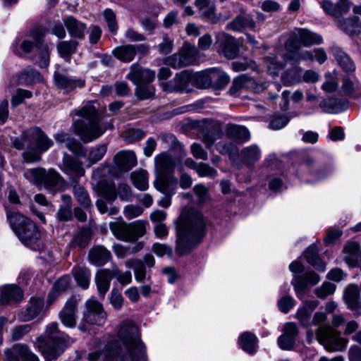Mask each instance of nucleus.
I'll use <instances>...</instances> for the list:
<instances>
[{
	"label": "nucleus",
	"mask_w": 361,
	"mask_h": 361,
	"mask_svg": "<svg viewBox=\"0 0 361 361\" xmlns=\"http://www.w3.org/2000/svg\"><path fill=\"white\" fill-rule=\"evenodd\" d=\"M120 341L109 342L102 352L88 354L89 361H147L145 346L138 327L130 320L121 322L117 331Z\"/></svg>",
	"instance_id": "f257e3e1"
},
{
	"label": "nucleus",
	"mask_w": 361,
	"mask_h": 361,
	"mask_svg": "<svg viewBox=\"0 0 361 361\" xmlns=\"http://www.w3.org/2000/svg\"><path fill=\"white\" fill-rule=\"evenodd\" d=\"M206 226V219L200 211L192 208L183 209L176 226V251L178 255L189 253L202 241Z\"/></svg>",
	"instance_id": "f03ea898"
},
{
	"label": "nucleus",
	"mask_w": 361,
	"mask_h": 361,
	"mask_svg": "<svg viewBox=\"0 0 361 361\" xmlns=\"http://www.w3.org/2000/svg\"><path fill=\"white\" fill-rule=\"evenodd\" d=\"M97 102H87L79 111L80 119L73 123L74 131L82 141L92 142L100 136L108 129H113L112 120L104 121L98 113Z\"/></svg>",
	"instance_id": "7ed1b4c3"
},
{
	"label": "nucleus",
	"mask_w": 361,
	"mask_h": 361,
	"mask_svg": "<svg viewBox=\"0 0 361 361\" xmlns=\"http://www.w3.org/2000/svg\"><path fill=\"white\" fill-rule=\"evenodd\" d=\"M59 324L52 322L47 325L44 335L35 341V346L41 352L47 360L56 359L74 341L64 332L59 330Z\"/></svg>",
	"instance_id": "20e7f679"
},
{
	"label": "nucleus",
	"mask_w": 361,
	"mask_h": 361,
	"mask_svg": "<svg viewBox=\"0 0 361 361\" xmlns=\"http://www.w3.org/2000/svg\"><path fill=\"white\" fill-rule=\"evenodd\" d=\"M7 219L20 242L32 250L40 247V232L30 219L18 212H11L8 206L5 205Z\"/></svg>",
	"instance_id": "39448f33"
},
{
	"label": "nucleus",
	"mask_w": 361,
	"mask_h": 361,
	"mask_svg": "<svg viewBox=\"0 0 361 361\" xmlns=\"http://www.w3.org/2000/svg\"><path fill=\"white\" fill-rule=\"evenodd\" d=\"M109 172V166H100L93 171L92 177L97 182L99 197L96 202V205L98 210L102 214L109 212V215H114L118 212V208L113 207L108 209L107 204H111L116 199L115 184L105 180H102V178L107 175Z\"/></svg>",
	"instance_id": "423d86ee"
},
{
	"label": "nucleus",
	"mask_w": 361,
	"mask_h": 361,
	"mask_svg": "<svg viewBox=\"0 0 361 361\" xmlns=\"http://www.w3.org/2000/svg\"><path fill=\"white\" fill-rule=\"evenodd\" d=\"M148 222L143 220L126 224L121 217L116 221L110 222L109 227L114 235L118 240L126 242H135L146 233Z\"/></svg>",
	"instance_id": "0eeeda50"
},
{
	"label": "nucleus",
	"mask_w": 361,
	"mask_h": 361,
	"mask_svg": "<svg viewBox=\"0 0 361 361\" xmlns=\"http://www.w3.org/2000/svg\"><path fill=\"white\" fill-rule=\"evenodd\" d=\"M25 178L37 185H43L51 192L60 190L65 184L62 176L54 169L46 171L44 169H27L24 173Z\"/></svg>",
	"instance_id": "6e6552de"
},
{
	"label": "nucleus",
	"mask_w": 361,
	"mask_h": 361,
	"mask_svg": "<svg viewBox=\"0 0 361 361\" xmlns=\"http://www.w3.org/2000/svg\"><path fill=\"white\" fill-rule=\"evenodd\" d=\"M54 142L38 127L27 129L21 135L20 138H15L13 145L18 149L36 148L39 152H45L49 149Z\"/></svg>",
	"instance_id": "1a4fd4ad"
},
{
	"label": "nucleus",
	"mask_w": 361,
	"mask_h": 361,
	"mask_svg": "<svg viewBox=\"0 0 361 361\" xmlns=\"http://www.w3.org/2000/svg\"><path fill=\"white\" fill-rule=\"evenodd\" d=\"M316 336L319 343L328 351H342L347 346L348 340L341 337L340 333L329 325L319 326Z\"/></svg>",
	"instance_id": "9d476101"
},
{
	"label": "nucleus",
	"mask_w": 361,
	"mask_h": 361,
	"mask_svg": "<svg viewBox=\"0 0 361 361\" xmlns=\"http://www.w3.org/2000/svg\"><path fill=\"white\" fill-rule=\"evenodd\" d=\"M197 48L185 42L178 53L164 59V63L175 69L195 64L198 60Z\"/></svg>",
	"instance_id": "9b49d317"
},
{
	"label": "nucleus",
	"mask_w": 361,
	"mask_h": 361,
	"mask_svg": "<svg viewBox=\"0 0 361 361\" xmlns=\"http://www.w3.org/2000/svg\"><path fill=\"white\" fill-rule=\"evenodd\" d=\"M323 37L318 33L307 29H299L297 32L290 37L285 43V49H300L302 46L311 47L321 44Z\"/></svg>",
	"instance_id": "f8f14e48"
},
{
	"label": "nucleus",
	"mask_w": 361,
	"mask_h": 361,
	"mask_svg": "<svg viewBox=\"0 0 361 361\" xmlns=\"http://www.w3.org/2000/svg\"><path fill=\"white\" fill-rule=\"evenodd\" d=\"M86 310L83 313L82 320L89 324L101 326L106 318L102 305L95 299L90 298L85 303Z\"/></svg>",
	"instance_id": "ddd939ff"
},
{
	"label": "nucleus",
	"mask_w": 361,
	"mask_h": 361,
	"mask_svg": "<svg viewBox=\"0 0 361 361\" xmlns=\"http://www.w3.org/2000/svg\"><path fill=\"white\" fill-rule=\"evenodd\" d=\"M319 276L312 271L306 272L302 276H294L291 284L296 296L303 300L305 295L309 292L308 286H314L319 281Z\"/></svg>",
	"instance_id": "4468645a"
},
{
	"label": "nucleus",
	"mask_w": 361,
	"mask_h": 361,
	"mask_svg": "<svg viewBox=\"0 0 361 361\" xmlns=\"http://www.w3.org/2000/svg\"><path fill=\"white\" fill-rule=\"evenodd\" d=\"M193 80V74L189 71H183L177 73L175 78L169 82H162V87L166 92H190V83Z\"/></svg>",
	"instance_id": "2eb2a0df"
},
{
	"label": "nucleus",
	"mask_w": 361,
	"mask_h": 361,
	"mask_svg": "<svg viewBox=\"0 0 361 361\" xmlns=\"http://www.w3.org/2000/svg\"><path fill=\"white\" fill-rule=\"evenodd\" d=\"M216 43L224 56L228 59H234L239 51L237 42L234 37L224 32L216 34Z\"/></svg>",
	"instance_id": "dca6fc26"
},
{
	"label": "nucleus",
	"mask_w": 361,
	"mask_h": 361,
	"mask_svg": "<svg viewBox=\"0 0 361 361\" xmlns=\"http://www.w3.org/2000/svg\"><path fill=\"white\" fill-rule=\"evenodd\" d=\"M61 170L67 174L71 179H78L85 176V171L82 162L72 157L66 152L64 153Z\"/></svg>",
	"instance_id": "f3484780"
},
{
	"label": "nucleus",
	"mask_w": 361,
	"mask_h": 361,
	"mask_svg": "<svg viewBox=\"0 0 361 361\" xmlns=\"http://www.w3.org/2000/svg\"><path fill=\"white\" fill-rule=\"evenodd\" d=\"M195 5L201 17L212 23H217L227 18H222L217 14L215 3L212 0H195Z\"/></svg>",
	"instance_id": "a211bd4d"
},
{
	"label": "nucleus",
	"mask_w": 361,
	"mask_h": 361,
	"mask_svg": "<svg viewBox=\"0 0 361 361\" xmlns=\"http://www.w3.org/2000/svg\"><path fill=\"white\" fill-rule=\"evenodd\" d=\"M283 332L277 339V344L281 350H290L295 344L298 334L297 325L293 322H287L284 324Z\"/></svg>",
	"instance_id": "6ab92c4d"
},
{
	"label": "nucleus",
	"mask_w": 361,
	"mask_h": 361,
	"mask_svg": "<svg viewBox=\"0 0 361 361\" xmlns=\"http://www.w3.org/2000/svg\"><path fill=\"white\" fill-rule=\"evenodd\" d=\"M157 176L174 175L176 159L166 153L158 154L154 158Z\"/></svg>",
	"instance_id": "aec40b11"
},
{
	"label": "nucleus",
	"mask_w": 361,
	"mask_h": 361,
	"mask_svg": "<svg viewBox=\"0 0 361 361\" xmlns=\"http://www.w3.org/2000/svg\"><path fill=\"white\" fill-rule=\"evenodd\" d=\"M6 359L5 361H39L36 355L32 353L25 345L17 344L11 349L6 351Z\"/></svg>",
	"instance_id": "412c9836"
},
{
	"label": "nucleus",
	"mask_w": 361,
	"mask_h": 361,
	"mask_svg": "<svg viewBox=\"0 0 361 361\" xmlns=\"http://www.w3.org/2000/svg\"><path fill=\"white\" fill-rule=\"evenodd\" d=\"M318 305L317 300H308L303 301L302 305L298 307L295 317L302 326L307 328L311 326L312 314Z\"/></svg>",
	"instance_id": "4be33fe9"
},
{
	"label": "nucleus",
	"mask_w": 361,
	"mask_h": 361,
	"mask_svg": "<svg viewBox=\"0 0 361 361\" xmlns=\"http://www.w3.org/2000/svg\"><path fill=\"white\" fill-rule=\"evenodd\" d=\"M154 186L164 195H173L176 192L178 179L174 175L157 176Z\"/></svg>",
	"instance_id": "5701e85b"
},
{
	"label": "nucleus",
	"mask_w": 361,
	"mask_h": 361,
	"mask_svg": "<svg viewBox=\"0 0 361 361\" xmlns=\"http://www.w3.org/2000/svg\"><path fill=\"white\" fill-rule=\"evenodd\" d=\"M55 82L56 86L66 93L76 87H83L85 85V80L82 78L63 74L55 75Z\"/></svg>",
	"instance_id": "b1692460"
},
{
	"label": "nucleus",
	"mask_w": 361,
	"mask_h": 361,
	"mask_svg": "<svg viewBox=\"0 0 361 361\" xmlns=\"http://www.w3.org/2000/svg\"><path fill=\"white\" fill-rule=\"evenodd\" d=\"M78 300L75 296L71 297L59 313L61 322L67 327L75 325Z\"/></svg>",
	"instance_id": "393cba45"
},
{
	"label": "nucleus",
	"mask_w": 361,
	"mask_h": 361,
	"mask_svg": "<svg viewBox=\"0 0 361 361\" xmlns=\"http://www.w3.org/2000/svg\"><path fill=\"white\" fill-rule=\"evenodd\" d=\"M23 291L16 285H5L0 287V305L20 302L23 300Z\"/></svg>",
	"instance_id": "a878e982"
},
{
	"label": "nucleus",
	"mask_w": 361,
	"mask_h": 361,
	"mask_svg": "<svg viewBox=\"0 0 361 361\" xmlns=\"http://www.w3.org/2000/svg\"><path fill=\"white\" fill-rule=\"evenodd\" d=\"M44 299L41 298H32L26 307L18 315L20 320L30 321L37 317L44 307Z\"/></svg>",
	"instance_id": "bb28decb"
},
{
	"label": "nucleus",
	"mask_w": 361,
	"mask_h": 361,
	"mask_svg": "<svg viewBox=\"0 0 361 361\" xmlns=\"http://www.w3.org/2000/svg\"><path fill=\"white\" fill-rule=\"evenodd\" d=\"M116 167L122 171H128L137 164L135 153L130 150L118 152L114 158Z\"/></svg>",
	"instance_id": "cd10ccee"
},
{
	"label": "nucleus",
	"mask_w": 361,
	"mask_h": 361,
	"mask_svg": "<svg viewBox=\"0 0 361 361\" xmlns=\"http://www.w3.org/2000/svg\"><path fill=\"white\" fill-rule=\"evenodd\" d=\"M156 73L148 68L137 67L133 68L127 75V78L134 84L152 82L155 78Z\"/></svg>",
	"instance_id": "c85d7f7f"
},
{
	"label": "nucleus",
	"mask_w": 361,
	"mask_h": 361,
	"mask_svg": "<svg viewBox=\"0 0 361 361\" xmlns=\"http://www.w3.org/2000/svg\"><path fill=\"white\" fill-rule=\"evenodd\" d=\"M89 261L95 266H103L111 258V252L102 245L92 247L88 255Z\"/></svg>",
	"instance_id": "c756f323"
},
{
	"label": "nucleus",
	"mask_w": 361,
	"mask_h": 361,
	"mask_svg": "<svg viewBox=\"0 0 361 361\" xmlns=\"http://www.w3.org/2000/svg\"><path fill=\"white\" fill-rule=\"evenodd\" d=\"M113 278H114L113 269H101L97 271L95 282L99 294L104 296L109 290Z\"/></svg>",
	"instance_id": "7c9ffc66"
},
{
	"label": "nucleus",
	"mask_w": 361,
	"mask_h": 361,
	"mask_svg": "<svg viewBox=\"0 0 361 361\" xmlns=\"http://www.w3.org/2000/svg\"><path fill=\"white\" fill-rule=\"evenodd\" d=\"M64 24L69 35L80 39H84L87 26L85 23L78 20L73 16H69L64 20Z\"/></svg>",
	"instance_id": "2f4dec72"
},
{
	"label": "nucleus",
	"mask_w": 361,
	"mask_h": 361,
	"mask_svg": "<svg viewBox=\"0 0 361 361\" xmlns=\"http://www.w3.org/2000/svg\"><path fill=\"white\" fill-rule=\"evenodd\" d=\"M360 252V245L358 243L355 242L347 243L343 247L344 261L349 267H357Z\"/></svg>",
	"instance_id": "473e14b6"
},
{
	"label": "nucleus",
	"mask_w": 361,
	"mask_h": 361,
	"mask_svg": "<svg viewBox=\"0 0 361 361\" xmlns=\"http://www.w3.org/2000/svg\"><path fill=\"white\" fill-rule=\"evenodd\" d=\"M258 339L252 333L246 331L238 338V345L245 352L253 355L257 352Z\"/></svg>",
	"instance_id": "72a5a7b5"
},
{
	"label": "nucleus",
	"mask_w": 361,
	"mask_h": 361,
	"mask_svg": "<svg viewBox=\"0 0 361 361\" xmlns=\"http://www.w3.org/2000/svg\"><path fill=\"white\" fill-rule=\"evenodd\" d=\"M35 48L37 54L35 56V61L40 68H46L49 63V48L38 38L36 40Z\"/></svg>",
	"instance_id": "f704fd0d"
},
{
	"label": "nucleus",
	"mask_w": 361,
	"mask_h": 361,
	"mask_svg": "<svg viewBox=\"0 0 361 361\" xmlns=\"http://www.w3.org/2000/svg\"><path fill=\"white\" fill-rule=\"evenodd\" d=\"M286 53L283 55V59L286 61H290L293 64L298 63L301 60L302 61H313V50L299 51V49H285Z\"/></svg>",
	"instance_id": "c9c22d12"
},
{
	"label": "nucleus",
	"mask_w": 361,
	"mask_h": 361,
	"mask_svg": "<svg viewBox=\"0 0 361 361\" xmlns=\"http://www.w3.org/2000/svg\"><path fill=\"white\" fill-rule=\"evenodd\" d=\"M255 26V23L252 18L247 14H243L236 16L226 27L233 31H241L245 28L253 29Z\"/></svg>",
	"instance_id": "e433bc0d"
},
{
	"label": "nucleus",
	"mask_w": 361,
	"mask_h": 361,
	"mask_svg": "<svg viewBox=\"0 0 361 361\" xmlns=\"http://www.w3.org/2000/svg\"><path fill=\"white\" fill-rule=\"evenodd\" d=\"M307 262L319 271H324L325 263L318 256V249L316 245H310L304 252Z\"/></svg>",
	"instance_id": "4c0bfd02"
},
{
	"label": "nucleus",
	"mask_w": 361,
	"mask_h": 361,
	"mask_svg": "<svg viewBox=\"0 0 361 361\" xmlns=\"http://www.w3.org/2000/svg\"><path fill=\"white\" fill-rule=\"evenodd\" d=\"M344 298L350 310H357L359 307V286L356 284L348 285L344 292Z\"/></svg>",
	"instance_id": "58836bf2"
},
{
	"label": "nucleus",
	"mask_w": 361,
	"mask_h": 361,
	"mask_svg": "<svg viewBox=\"0 0 361 361\" xmlns=\"http://www.w3.org/2000/svg\"><path fill=\"white\" fill-rule=\"evenodd\" d=\"M72 273L79 286L83 289H87L89 287L91 272L88 268L82 266H76L73 267Z\"/></svg>",
	"instance_id": "ea45409f"
},
{
	"label": "nucleus",
	"mask_w": 361,
	"mask_h": 361,
	"mask_svg": "<svg viewBox=\"0 0 361 361\" xmlns=\"http://www.w3.org/2000/svg\"><path fill=\"white\" fill-rule=\"evenodd\" d=\"M254 85L255 81L252 78L247 75L242 74L233 80L229 92L231 95H236L240 90L250 89Z\"/></svg>",
	"instance_id": "a19ab883"
},
{
	"label": "nucleus",
	"mask_w": 361,
	"mask_h": 361,
	"mask_svg": "<svg viewBox=\"0 0 361 361\" xmlns=\"http://www.w3.org/2000/svg\"><path fill=\"white\" fill-rule=\"evenodd\" d=\"M113 54L118 60L128 63L135 56V47L133 44L119 46L113 50Z\"/></svg>",
	"instance_id": "79ce46f5"
},
{
	"label": "nucleus",
	"mask_w": 361,
	"mask_h": 361,
	"mask_svg": "<svg viewBox=\"0 0 361 361\" xmlns=\"http://www.w3.org/2000/svg\"><path fill=\"white\" fill-rule=\"evenodd\" d=\"M336 23L341 30L349 35H355L359 32V18L357 16L338 19Z\"/></svg>",
	"instance_id": "37998d69"
},
{
	"label": "nucleus",
	"mask_w": 361,
	"mask_h": 361,
	"mask_svg": "<svg viewBox=\"0 0 361 361\" xmlns=\"http://www.w3.org/2000/svg\"><path fill=\"white\" fill-rule=\"evenodd\" d=\"M125 266L134 270L135 280L142 282L146 278V267L140 259H129L125 262Z\"/></svg>",
	"instance_id": "c03bdc74"
},
{
	"label": "nucleus",
	"mask_w": 361,
	"mask_h": 361,
	"mask_svg": "<svg viewBox=\"0 0 361 361\" xmlns=\"http://www.w3.org/2000/svg\"><path fill=\"white\" fill-rule=\"evenodd\" d=\"M133 185L138 190L144 191L149 188V174L144 169H139L130 174Z\"/></svg>",
	"instance_id": "a18cd8bd"
},
{
	"label": "nucleus",
	"mask_w": 361,
	"mask_h": 361,
	"mask_svg": "<svg viewBox=\"0 0 361 361\" xmlns=\"http://www.w3.org/2000/svg\"><path fill=\"white\" fill-rule=\"evenodd\" d=\"M227 135L238 142L248 141L250 138V132L247 128L243 126L231 125L227 129Z\"/></svg>",
	"instance_id": "49530a36"
},
{
	"label": "nucleus",
	"mask_w": 361,
	"mask_h": 361,
	"mask_svg": "<svg viewBox=\"0 0 361 361\" xmlns=\"http://www.w3.org/2000/svg\"><path fill=\"white\" fill-rule=\"evenodd\" d=\"M334 56L343 70L345 72H353L355 66L350 58L339 48L333 50Z\"/></svg>",
	"instance_id": "de8ad7c7"
},
{
	"label": "nucleus",
	"mask_w": 361,
	"mask_h": 361,
	"mask_svg": "<svg viewBox=\"0 0 361 361\" xmlns=\"http://www.w3.org/2000/svg\"><path fill=\"white\" fill-rule=\"evenodd\" d=\"M78 43L74 40L63 41L57 46L60 56L66 61H70L72 54L76 52Z\"/></svg>",
	"instance_id": "09e8293b"
},
{
	"label": "nucleus",
	"mask_w": 361,
	"mask_h": 361,
	"mask_svg": "<svg viewBox=\"0 0 361 361\" xmlns=\"http://www.w3.org/2000/svg\"><path fill=\"white\" fill-rule=\"evenodd\" d=\"M212 69L197 73L193 75V81L200 88H207L212 86Z\"/></svg>",
	"instance_id": "8fccbe9b"
},
{
	"label": "nucleus",
	"mask_w": 361,
	"mask_h": 361,
	"mask_svg": "<svg viewBox=\"0 0 361 361\" xmlns=\"http://www.w3.org/2000/svg\"><path fill=\"white\" fill-rule=\"evenodd\" d=\"M240 157L247 164L253 163L261 158V151L257 145H252L241 151Z\"/></svg>",
	"instance_id": "3c124183"
},
{
	"label": "nucleus",
	"mask_w": 361,
	"mask_h": 361,
	"mask_svg": "<svg viewBox=\"0 0 361 361\" xmlns=\"http://www.w3.org/2000/svg\"><path fill=\"white\" fill-rule=\"evenodd\" d=\"M264 63L268 73L272 75H277L285 66L284 63L278 61L277 56L274 54L266 56L264 58Z\"/></svg>",
	"instance_id": "603ef678"
},
{
	"label": "nucleus",
	"mask_w": 361,
	"mask_h": 361,
	"mask_svg": "<svg viewBox=\"0 0 361 361\" xmlns=\"http://www.w3.org/2000/svg\"><path fill=\"white\" fill-rule=\"evenodd\" d=\"M42 79V75L40 73L30 68H26L24 70L19 77V80L21 82H23L27 85H30L38 81H40Z\"/></svg>",
	"instance_id": "864d4df0"
},
{
	"label": "nucleus",
	"mask_w": 361,
	"mask_h": 361,
	"mask_svg": "<svg viewBox=\"0 0 361 361\" xmlns=\"http://www.w3.org/2000/svg\"><path fill=\"white\" fill-rule=\"evenodd\" d=\"M212 75H214V78H212L213 87L223 88L229 82L230 78L226 73L215 68H212Z\"/></svg>",
	"instance_id": "5fc2aeb1"
},
{
	"label": "nucleus",
	"mask_w": 361,
	"mask_h": 361,
	"mask_svg": "<svg viewBox=\"0 0 361 361\" xmlns=\"http://www.w3.org/2000/svg\"><path fill=\"white\" fill-rule=\"evenodd\" d=\"M135 85H136V95L140 99H147L154 95L155 89L154 87L151 85V82Z\"/></svg>",
	"instance_id": "6e6d98bb"
},
{
	"label": "nucleus",
	"mask_w": 361,
	"mask_h": 361,
	"mask_svg": "<svg viewBox=\"0 0 361 361\" xmlns=\"http://www.w3.org/2000/svg\"><path fill=\"white\" fill-rule=\"evenodd\" d=\"M334 171V167L332 163H329L327 165L320 167L315 172L312 173V176H313L314 180H307V182L314 183L316 181L323 180L325 178H327L328 176L331 175Z\"/></svg>",
	"instance_id": "4d7b16f0"
},
{
	"label": "nucleus",
	"mask_w": 361,
	"mask_h": 361,
	"mask_svg": "<svg viewBox=\"0 0 361 361\" xmlns=\"http://www.w3.org/2000/svg\"><path fill=\"white\" fill-rule=\"evenodd\" d=\"M107 147L105 145L96 146L91 149L88 154L89 164L92 165L101 160L106 152Z\"/></svg>",
	"instance_id": "13d9d810"
},
{
	"label": "nucleus",
	"mask_w": 361,
	"mask_h": 361,
	"mask_svg": "<svg viewBox=\"0 0 361 361\" xmlns=\"http://www.w3.org/2000/svg\"><path fill=\"white\" fill-rule=\"evenodd\" d=\"M74 195L78 202L84 207L87 208L91 205V201L86 190L80 185H75Z\"/></svg>",
	"instance_id": "bf43d9fd"
},
{
	"label": "nucleus",
	"mask_w": 361,
	"mask_h": 361,
	"mask_svg": "<svg viewBox=\"0 0 361 361\" xmlns=\"http://www.w3.org/2000/svg\"><path fill=\"white\" fill-rule=\"evenodd\" d=\"M33 44L29 40H24L22 42L16 41L12 45L13 51L22 56L24 54L30 53L33 49Z\"/></svg>",
	"instance_id": "052dcab7"
},
{
	"label": "nucleus",
	"mask_w": 361,
	"mask_h": 361,
	"mask_svg": "<svg viewBox=\"0 0 361 361\" xmlns=\"http://www.w3.org/2000/svg\"><path fill=\"white\" fill-rule=\"evenodd\" d=\"M278 307L283 313H288L296 305L295 300L290 295H281L279 299Z\"/></svg>",
	"instance_id": "680f3d73"
},
{
	"label": "nucleus",
	"mask_w": 361,
	"mask_h": 361,
	"mask_svg": "<svg viewBox=\"0 0 361 361\" xmlns=\"http://www.w3.org/2000/svg\"><path fill=\"white\" fill-rule=\"evenodd\" d=\"M358 84L355 80H353L350 78H344L342 85V92L345 95L353 97H358L359 94L357 93L356 89Z\"/></svg>",
	"instance_id": "e2e57ef3"
},
{
	"label": "nucleus",
	"mask_w": 361,
	"mask_h": 361,
	"mask_svg": "<svg viewBox=\"0 0 361 361\" xmlns=\"http://www.w3.org/2000/svg\"><path fill=\"white\" fill-rule=\"evenodd\" d=\"M216 150L222 154L233 157L238 154L237 147L231 142H219L216 146Z\"/></svg>",
	"instance_id": "0e129e2a"
},
{
	"label": "nucleus",
	"mask_w": 361,
	"mask_h": 361,
	"mask_svg": "<svg viewBox=\"0 0 361 361\" xmlns=\"http://www.w3.org/2000/svg\"><path fill=\"white\" fill-rule=\"evenodd\" d=\"M103 15L109 30L111 33L115 34L118 30V24L114 12L110 8H106L104 10Z\"/></svg>",
	"instance_id": "69168bd1"
},
{
	"label": "nucleus",
	"mask_w": 361,
	"mask_h": 361,
	"mask_svg": "<svg viewBox=\"0 0 361 361\" xmlns=\"http://www.w3.org/2000/svg\"><path fill=\"white\" fill-rule=\"evenodd\" d=\"M196 173L200 177H207L212 178H214L218 175V172L216 169L211 167L209 164L203 162L199 163Z\"/></svg>",
	"instance_id": "338daca9"
},
{
	"label": "nucleus",
	"mask_w": 361,
	"mask_h": 361,
	"mask_svg": "<svg viewBox=\"0 0 361 361\" xmlns=\"http://www.w3.org/2000/svg\"><path fill=\"white\" fill-rule=\"evenodd\" d=\"M112 269L114 277L116 278L121 285L125 286L131 283L132 274L130 271L122 272L116 266H114Z\"/></svg>",
	"instance_id": "774afa93"
}]
</instances>
